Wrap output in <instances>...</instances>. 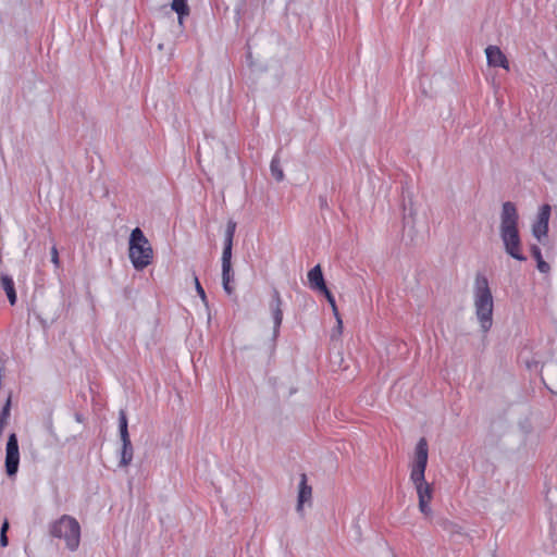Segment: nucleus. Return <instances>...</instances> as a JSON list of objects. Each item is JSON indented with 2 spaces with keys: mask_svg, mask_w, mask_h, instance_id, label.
<instances>
[{
  "mask_svg": "<svg viewBox=\"0 0 557 557\" xmlns=\"http://www.w3.org/2000/svg\"><path fill=\"white\" fill-rule=\"evenodd\" d=\"M428 457V442L424 437H421L416 445L410 480L418 494L419 509L424 516H430L432 513V509L429 504L433 498V486L425 481Z\"/></svg>",
  "mask_w": 557,
  "mask_h": 557,
  "instance_id": "nucleus-1",
  "label": "nucleus"
},
{
  "mask_svg": "<svg viewBox=\"0 0 557 557\" xmlns=\"http://www.w3.org/2000/svg\"><path fill=\"white\" fill-rule=\"evenodd\" d=\"M519 214L513 202L506 201L502 206L499 236L507 255L518 261H525L518 227Z\"/></svg>",
  "mask_w": 557,
  "mask_h": 557,
  "instance_id": "nucleus-2",
  "label": "nucleus"
},
{
  "mask_svg": "<svg viewBox=\"0 0 557 557\" xmlns=\"http://www.w3.org/2000/svg\"><path fill=\"white\" fill-rule=\"evenodd\" d=\"M474 307L481 330L487 332L493 324V295L485 275L478 273L474 282Z\"/></svg>",
  "mask_w": 557,
  "mask_h": 557,
  "instance_id": "nucleus-3",
  "label": "nucleus"
},
{
  "mask_svg": "<svg viewBox=\"0 0 557 557\" xmlns=\"http://www.w3.org/2000/svg\"><path fill=\"white\" fill-rule=\"evenodd\" d=\"M49 534L52 537L61 539L65 542L69 550L75 552L81 543V525L78 521L69 515H62L59 519L49 525Z\"/></svg>",
  "mask_w": 557,
  "mask_h": 557,
  "instance_id": "nucleus-4",
  "label": "nucleus"
},
{
  "mask_svg": "<svg viewBox=\"0 0 557 557\" xmlns=\"http://www.w3.org/2000/svg\"><path fill=\"white\" fill-rule=\"evenodd\" d=\"M129 259L136 270L148 267L153 258V251L149 240L139 227H135L129 235Z\"/></svg>",
  "mask_w": 557,
  "mask_h": 557,
  "instance_id": "nucleus-5",
  "label": "nucleus"
},
{
  "mask_svg": "<svg viewBox=\"0 0 557 557\" xmlns=\"http://www.w3.org/2000/svg\"><path fill=\"white\" fill-rule=\"evenodd\" d=\"M119 431L122 442L120 467H126L133 460L134 448L131 442L127 416L124 409H121L119 412Z\"/></svg>",
  "mask_w": 557,
  "mask_h": 557,
  "instance_id": "nucleus-6",
  "label": "nucleus"
},
{
  "mask_svg": "<svg viewBox=\"0 0 557 557\" xmlns=\"http://www.w3.org/2000/svg\"><path fill=\"white\" fill-rule=\"evenodd\" d=\"M550 210L552 208L549 205H543L540 208L536 222L532 225V234L539 242H541L548 233Z\"/></svg>",
  "mask_w": 557,
  "mask_h": 557,
  "instance_id": "nucleus-7",
  "label": "nucleus"
},
{
  "mask_svg": "<svg viewBox=\"0 0 557 557\" xmlns=\"http://www.w3.org/2000/svg\"><path fill=\"white\" fill-rule=\"evenodd\" d=\"M282 304H283V301H282L280 292L276 288H273L269 307L272 312L273 322H274V326H273V336L274 337H276L278 335L280 327H281V324L283 321Z\"/></svg>",
  "mask_w": 557,
  "mask_h": 557,
  "instance_id": "nucleus-8",
  "label": "nucleus"
},
{
  "mask_svg": "<svg viewBox=\"0 0 557 557\" xmlns=\"http://www.w3.org/2000/svg\"><path fill=\"white\" fill-rule=\"evenodd\" d=\"M308 504L311 506L312 504V487L308 484V479L306 473L300 474V481L298 486V496H297V511L301 512L304 506Z\"/></svg>",
  "mask_w": 557,
  "mask_h": 557,
  "instance_id": "nucleus-9",
  "label": "nucleus"
},
{
  "mask_svg": "<svg viewBox=\"0 0 557 557\" xmlns=\"http://www.w3.org/2000/svg\"><path fill=\"white\" fill-rule=\"evenodd\" d=\"M487 64L490 66H499L505 70H509V62L507 57L503 53V51L497 46H488L485 49Z\"/></svg>",
  "mask_w": 557,
  "mask_h": 557,
  "instance_id": "nucleus-10",
  "label": "nucleus"
},
{
  "mask_svg": "<svg viewBox=\"0 0 557 557\" xmlns=\"http://www.w3.org/2000/svg\"><path fill=\"white\" fill-rule=\"evenodd\" d=\"M308 280H309L310 286L313 289L319 290L320 293H323L325 289H329L325 284V281H324L322 269L319 264L313 267L308 272Z\"/></svg>",
  "mask_w": 557,
  "mask_h": 557,
  "instance_id": "nucleus-11",
  "label": "nucleus"
},
{
  "mask_svg": "<svg viewBox=\"0 0 557 557\" xmlns=\"http://www.w3.org/2000/svg\"><path fill=\"white\" fill-rule=\"evenodd\" d=\"M0 280H1V286L7 294L10 305L14 306L16 304L17 296H16L14 282H13L12 277L7 274H2Z\"/></svg>",
  "mask_w": 557,
  "mask_h": 557,
  "instance_id": "nucleus-12",
  "label": "nucleus"
},
{
  "mask_svg": "<svg viewBox=\"0 0 557 557\" xmlns=\"http://www.w3.org/2000/svg\"><path fill=\"white\" fill-rule=\"evenodd\" d=\"M20 463V451H11L5 454V472L9 476L16 474Z\"/></svg>",
  "mask_w": 557,
  "mask_h": 557,
  "instance_id": "nucleus-13",
  "label": "nucleus"
},
{
  "mask_svg": "<svg viewBox=\"0 0 557 557\" xmlns=\"http://www.w3.org/2000/svg\"><path fill=\"white\" fill-rule=\"evenodd\" d=\"M530 251H531L532 257L537 262L539 271L542 273H547L550 270V267L546 261H544L541 248L537 245H532L530 247Z\"/></svg>",
  "mask_w": 557,
  "mask_h": 557,
  "instance_id": "nucleus-14",
  "label": "nucleus"
},
{
  "mask_svg": "<svg viewBox=\"0 0 557 557\" xmlns=\"http://www.w3.org/2000/svg\"><path fill=\"white\" fill-rule=\"evenodd\" d=\"M171 8L178 15V23L183 24L184 16L189 14V7L187 4V0H173Z\"/></svg>",
  "mask_w": 557,
  "mask_h": 557,
  "instance_id": "nucleus-15",
  "label": "nucleus"
},
{
  "mask_svg": "<svg viewBox=\"0 0 557 557\" xmlns=\"http://www.w3.org/2000/svg\"><path fill=\"white\" fill-rule=\"evenodd\" d=\"M322 294L325 296L327 302L332 307V311H333V313H334V315L336 318V321H337L336 330L341 334L342 330H343V321H342V319L339 317V312H338V309H337V306H336L335 298H334L333 294L330 292V289H325Z\"/></svg>",
  "mask_w": 557,
  "mask_h": 557,
  "instance_id": "nucleus-16",
  "label": "nucleus"
},
{
  "mask_svg": "<svg viewBox=\"0 0 557 557\" xmlns=\"http://www.w3.org/2000/svg\"><path fill=\"white\" fill-rule=\"evenodd\" d=\"M11 406H12V392L9 393L8 398L4 403V406L2 407V410L0 412V433H2L4 426L8 423V420L10 418Z\"/></svg>",
  "mask_w": 557,
  "mask_h": 557,
  "instance_id": "nucleus-17",
  "label": "nucleus"
},
{
  "mask_svg": "<svg viewBox=\"0 0 557 557\" xmlns=\"http://www.w3.org/2000/svg\"><path fill=\"white\" fill-rule=\"evenodd\" d=\"M270 171L275 181L282 182L284 180V172L277 154H275L271 161Z\"/></svg>",
  "mask_w": 557,
  "mask_h": 557,
  "instance_id": "nucleus-18",
  "label": "nucleus"
},
{
  "mask_svg": "<svg viewBox=\"0 0 557 557\" xmlns=\"http://www.w3.org/2000/svg\"><path fill=\"white\" fill-rule=\"evenodd\" d=\"M232 248L233 245H228V243H224L223 252H222V271H232Z\"/></svg>",
  "mask_w": 557,
  "mask_h": 557,
  "instance_id": "nucleus-19",
  "label": "nucleus"
},
{
  "mask_svg": "<svg viewBox=\"0 0 557 557\" xmlns=\"http://www.w3.org/2000/svg\"><path fill=\"white\" fill-rule=\"evenodd\" d=\"M231 281H233V273L232 271H222V283L223 288L227 295L233 294L234 287L231 285Z\"/></svg>",
  "mask_w": 557,
  "mask_h": 557,
  "instance_id": "nucleus-20",
  "label": "nucleus"
},
{
  "mask_svg": "<svg viewBox=\"0 0 557 557\" xmlns=\"http://www.w3.org/2000/svg\"><path fill=\"white\" fill-rule=\"evenodd\" d=\"M236 230V223L232 220L227 222L226 230H225V236H224V243H228V245H233V238Z\"/></svg>",
  "mask_w": 557,
  "mask_h": 557,
  "instance_id": "nucleus-21",
  "label": "nucleus"
},
{
  "mask_svg": "<svg viewBox=\"0 0 557 557\" xmlns=\"http://www.w3.org/2000/svg\"><path fill=\"white\" fill-rule=\"evenodd\" d=\"M18 450V441L15 433H11L9 435L7 447H5V454L11 451H17Z\"/></svg>",
  "mask_w": 557,
  "mask_h": 557,
  "instance_id": "nucleus-22",
  "label": "nucleus"
},
{
  "mask_svg": "<svg viewBox=\"0 0 557 557\" xmlns=\"http://www.w3.org/2000/svg\"><path fill=\"white\" fill-rule=\"evenodd\" d=\"M194 280H195V286H196V292L197 294L199 295V297L201 298L202 302L208 306V300H207V295H206V292L205 289L202 288L198 277L195 275L194 276Z\"/></svg>",
  "mask_w": 557,
  "mask_h": 557,
  "instance_id": "nucleus-23",
  "label": "nucleus"
},
{
  "mask_svg": "<svg viewBox=\"0 0 557 557\" xmlns=\"http://www.w3.org/2000/svg\"><path fill=\"white\" fill-rule=\"evenodd\" d=\"M51 261L59 267L60 260H59V252L55 246L51 249Z\"/></svg>",
  "mask_w": 557,
  "mask_h": 557,
  "instance_id": "nucleus-24",
  "label": "nucleus"
},
{
  "mask_svg": "<svg viewBox=\"0 0 557 557\" xmlns=\"http://www.w3.org/2000/svg\"><path fill=\"white\" fill-rule=\"evenodd\" d=\"M319 207L321 210L329 209V202L326 196L321 195L319 197Z\"/></svg>",
  "mask_w": 557,
  "mask_h": 557,
  "instance_id": "nucleus-25",
  "label": "nucleus"
},
{
  "mask_svg": "<svg viewBox=\"0 0 557 557\" xmlns=\"http://www.w3.org/2000/svg\"><path fill=\"white\" fill-rule=\"evenodd\" d=\"M9 544V540L4 531H0V546L7 547Z\"/></svg>",
  "mask_w": 557,
  "mask_h": 557,
  "instance_id": "nucleus-26",
  "label": "nucleus"
},
{
  "mask_svg": "<svg viewBox=\"0 0 557 557\" xmlns=\"http://www.w3.org/2000/svg\"><path fill=\"white\" fill-rule=\"evenodd\" d=\"M8 529H9V522H8V520H5V521L2 523L0 531H4V533L7 534Z\"/></svg>",
  "mask_w": 557,
  "mask_h": 557,
  "instance_id": "nucleus-27",
  "label": "nucleus"
},
{
  "mask_svg": "<svg viewBox=\"0 0 557 557\" xmlns=\"http://www.w3.org/2000/svg\"><path fill=\"white\" fill-rule=\"evenodd\" d=\"M409 205L411 206V198L409 197ZM409 215H412L413 214V211H412V208L410 207L409 209Z\"/></svg>",
  "mask_w": 557,
  "mask_h": 557,
  "instance_id": "nucleus-28",
  "label": "nucleus"
},
{
  "mask_svg": "<svg viewBox=\"0 0 557 557\" xmlns=\"http://www.w3.org/2000/svg\"><path fill=\"white\" fill-rule=\"evenodd\" d=\"M394 557H396V556H394Z\"/></svg>",
  "mask_w": 557,
  "mask_h": 557,
  "instance_id": "nucleus-29",
  "label": "nucleus"
}]
</instances>
